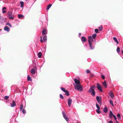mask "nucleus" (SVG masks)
I'll return each instance as SVG.
<instances>
[{"label":"nucleus","mask_w":123,"mask_h":123,"mask_svg":"<svg viewBox=\"0 0 123 123\" xmlns=\"http://www.w3.org/2000/svg\"><path fill=\"white\" fill-rule=\"evenodd\" d=\"M109 94H110V97L111 98H112L114 97V94L112 92V91H110L109 92Z\"/></svg>","instance_id":"obj_11"},{"label":"nucleus","mask_w":123,"mask_h":123,"mask_svg":"<svg viewBox=\"0 0 123 123\" xmlns=\"http://www.w3.org/2000/svg\"><path fill=\"white\" fill-rule=\"evenodd\" d=\"M96 35L97 34H94L92 35V37L94 39L95 38Z\"/></svg>","instance_id":"obj_27"},{"label":"nucleus","mask_w":123,"mask_h":123,"mask_svg":"<svg viewBox=\"0 0 123 123\" xmlns=\"http://www.w3.org/2000/svg\"><path fill=\"white\" fill-rule=\"evenodd\" d=\"M101 78H102L103 79H105V76H104V75H102L101 76Z\"/></svg>","instance_id":"obj_44"},{"label":"nucleus","mask_w":123,"mask_h":123,"mask_svg":"<svg viewBox=\"0 0 123 123\" xmlns=\"http://www.w3.org/2000/svg\"><path fill=\"white\" fill-rule=\"evenodd\" d=\"M2 13H5L6 12V11H4V10H2Z\"/></svg>","instance_id":"obj_48"},{"label":"nucleus","mask_w":123,"mask_h":123,"mask_svg":"<svg viewBox=\"0 0 123 123\" xmlns=\"http://www.w3.org/2000/svg\"><path fill=\"white\" fill-rule=\"evenodd\" d=\"M108 123H113V122L112 121L110 120L109 121Z\"/></svg>","instance_id":"obj_49"},{"label":"nucleus","mask_w":123,"mask_h":123,"mask_svg":"<svg viewBox=\"0 0 123 123\" xmlns=\"http://www.w3.org/2000/svg\"><path fill=\"white\" fill-rule=\"evenodd\" d=\"M74 88L75 89L77 90L80 91H83L82 86L80 85V84L74 85Z\"/></svg>","instance_id":"obj_3"},{"label":"nucleus","mask_w":123,"mask_h":123,"mask_svg":"<svg viewBox=\"0 0 123 123\" xmlns=\"http://www.w3.org/2000/svg\"><path fill=\"white\" fill-rule=\"evenodd\" d=\"M74 80L75 83L76 84V85L80 84V82L78 80L74 79Z\"/></svg>","instance_id":"obj_7"},{"label":"nucleus","mask_w":123,"mask_h":123,"mask_svg":"<svg viewBox=\"0 0 123 123\" xmlns=\"http://www.w3.org/2000/svg\"><path fill=\"white\" fill-rule=\"evenodd\" d=\"M113 40L117 43V44H118L119 42L117 39V38L115 37H114L113 38Z\"/></svg>","instance_id":"obj_16"},{"label":"nucleus","mask_w":123,"mask_h":123,"mask_svg":"<svg viewBox=\"0 0 123 123\" xmlns=\"http://www.w3.org/2000/svg\"><path fill=\"white\" fill-rule=\"evenodd\" d=\"M40 41L42 43L43 42V40L42 37L41 36V39L40 40Z\"/></svg>","instance_id":"obj_46"},{"label":"nucleus","mask_w":123,"mask_h":123,"mask_svg":"<svg viewBox=\"0 0 123 123\" xmlns=\"http://www.w3.org/2000/svg\"><path fill=\"white\" fill-rule=\"evenodd\" d=\"M113 117L114 118V119L115 120H117V117H116V116L114 115V116H113Z\"/></svg>","instance_id":"obj_45"},{"label":"nucleus","mask_w":123,"mask_h":123,"mask_svg":"<svg viewBox=\"0 0 123 123\" xmlns=\"http://www.w3.org/2000/svg\"><path fill=\"white\" fill-rule=\"evenodd\" d=\"M61 89L64 92H67V90H66L65 89L63 88L62 87H61Z\"/></svg>","instance_id":"obj_19"},{"label":"nucleus","mask_w":123,"mask_h":123,"mask_svg":"<svg viewBox=\"0 0 123 123\" xmlns=\"http://www.w3.org/2000/svg\"><path fill=\"white\" fill-rule=\"evenodd\" d=\"M62 113L64 118L67 121H68L69 120V118L67 117L66 116V113L64 111H62Z\"/></svg>","instance_id":"obj_4"},{"label":"nucleus","mask_w":123,"mask_h":123,"mask_svg":"<svg viewBox=\"0 0 123 123\" xmlns=\"http://www.w3.org/2000/svg\"><path fill=\"white\" fill-rule=\"evenodd\" d=\"M96 106L97 108H98V109H100V108L99 106V105H98L97 104H96Z\"/></svg>","instance_id":"obj_35"},{"label":"nucleus","mask_w":123,"mask_h":123,"mask_svg":"<svg viewBox=\"0 0 123 123\" xmlns=\"http://www.w3.org/2000/svg\"><path fill=\"white\" fill-rule=\"evenodd\" d=\"M8 18L9 19H13L14 18V16L12 15V12H10L8 13Z\"/></svg>","instance_id":"obj_5"},{"label":"nucleus","mask_w":123,"mask_h":123,"mask_svg":"<svg viewBox=\"0 0 123 123\" xmlns=\"http://www.w3.org/2000/svg\"><path fill=\"white\" fill-rule=\"evenodd\" d=\"M122 53L123 54V50L122 51Z\"/></svg>","instance_id":"obj_52"},{"label":"nucleus","mask_w":123,"mask_h":123,"mask_svg":"<svg viewBox=\"0 0 123 123\" xmlns=\"http://www.w3.org/2000/svg\"><path fill=\"white\" fill-rule=\"evenodd\" d=\"M72 100L71 99L69 98L68 99V103L69 107H70L72 103Z\"/></svg>","instance_id":"obj_8"},{"label":"nucleus","mask_w":123,"mask_h":123,"mask_svg":"<svg viewBox=\"0 0 123 123\" xmlns=\"http://www.w3.org/2000/svg\"><path fill=\"white\" fill-rule=\"evenodd\" d=\"M108 110L107 108L106 107H105L103 109L104 112L105 113H107L108 111Z\"/></svg>","instance_id":"obj_18"},{"label":"nucleus","mask_w":123,"mask_h":123,"mask_svg":"<svg viewBox=\"0 0 123 123\" xmlns=\"http://www.w3.org/2000/svg\"><path fill=\"white\" fill-rule=\"evenodd\" d=\"M4 30L8 32L9 31V28L7 26H6L4 27Z\"/></svg>","instance_id":"obj_10"},{"label":"nucleus","mask_w":123,"mask_h":123,"mask_svg":"<svg viewBox=\"0 0 123 123\" xmlns=\"http://www.w3.org/2000/svg\"><path fill=\"white\" fill-rule=\"evenodd\" d=\"M27 80L28 81H31L32 80L31 77L29 76V75H28V76Z\"/></svg>","instance_id":"obj_21"},{"label":"nucleus","mask_w":123,"mask_h":123,"mask_svg":"<svg viewBox=\"0 0 123 123\" xmlns=\"http://www.w3.org/2000/svg\"><path fill=\"white\" fill-rule=\"evenodd\" d=\"M81 33H80L79 34V36H80L81 35Z\"/></svg>","instance_id":"obj_50"},{"label":"nucleus","mask_w":123,"mask_h":123,"mask_svg":"<svg viewBox=\"0 0 123 123\" xmlns=\"http://www.w3.org/2000/svg\"><path fill=\"white\" fill-rule=\"evenodd\" d=\"M3 19L0 16V22L2 23L3 22Z\"/></svg>","instance_id":"obj_33"},{"label":"nucleus","mask_w":123,"mask_h":123,"mask_svg":"<svg viewBox=\"0 0 123 123\" xmlns=\"http://www.w3.org/2000/svg\"><path fill=\"white\" fill-rule=\"evenodd\" d=\"M86 72L87 74H88L90 73V71L88 70H87Z\"/></svg>","instance_id":"obj_42"},{"label":"nucleus","mask_w":123,"mask_h":123,"mask_svg":"<svg viewBox=\"0 0 123 123\" xmlns=\"http://www.w3.org/2000/svg\"><path fill=\"white\" fill-rule=\"evenodd\" d=\"M42 55V53L41 52H39L37 54L38 57L39 58H40L41 57Z\"/></svg>","instance_id":"obj_17"},{"label":"nucleus","mask_w":123,"mask_h":123,"mask_svg":"<svg viewBox=\"0 0 123 123\" xmlns=\"http://www.w3.org/2000/svg\"><path fill=\"white\" fill-rule=\"evenodd\" d=\"M42 34L43 35H45L46 34V32L45 30L44 29L43 30V31L42 32Z\"/></svg>","instance_id":"obj_26"},{"label":"nucleus","mask_w":123,"mask_h":123,"mask_svg":"<svg viewBox=\"0 0 123 123\" xmlns=\"http://www.w3.org/2000/svg\"><path fill=\"white\" fill-rule=\"evenodd\" d=\"M6 8L5 7H4L2 9V10H6Z\"/></svg>","instance_id":"obj_47"},{"label":"nucleus","mask_w":123,"mask_h":123,"mask_svg":"<svg viewBox=\"0 0 123 123\" xmlns=\"http://www.w3.org/2000/svg\"><path fill=\"white\" fill-rule=\"evenodd\" d=\"M20 3L21 4L20 6L21 7H23L24 3L23 1H21L20 2Z\"/></svg>","instance_id":"obj_24"},{"label":"nucleus","mask_w":123,"mask_h":123,"mask_svg":"<svg viewBox=\"0 0 123 123\" xmlns=\"http://www.w3.org/2000/svg\"><path fill=\"white\" fill-rule=\"evenodd\" d=\"M117 52L118 53H119L120 52V49L119 47H117Z\"/></svg>","instance_id":"obj_32"},{"label":"nucleus","mask_w":123,"mask_h":123,"mask_svg":"<svg viewBox=\"0 0 123 123\" xmlns=\"http://www.w3.org/2000/svg\"><path fill=\"white\" fill-rule=\"evenodd\" d=\"M65 92V95H66L67 96L69 95V94L68 91L67 90V92Z\"/></svg>","instance_id":"obj_29"},{"label":"nucleus","mask_w":123,"mask_h":123,"mask_svg":"<svg viewBox=\"0 0 123 123\" xmlns=\"http://www.w3.org/2000/svg\"><path fill=\"white\" fill-rule=\"evenodd\" d=\"M102 84L104 86L105 88H106L107 87V84L105 80L104 82H103Z\"/></svg>","instance_id":"obj_15"},{"label":"nucleus","mask_w":123,"mask_h":123,"mask_svg":"<svg viewBox=\"0 0 123 123\" xmlns=\"http://www.w3.org/2000/svg\"><path fill=\"white\" fill-rule=\"evenodd\" d=\"M88 43H89L90 47V49H93L94 48V47H92V44L91 43V42H93V38L91 36H89L88 37Z\"/></svg>","instance_id":"obj_2"},{"label":"nucleus","mask_w":123,"mask_h":123,"mask_svg":"<svg viewBox=\"0 0 123 123\" xmlns=\"http://www.w3.org/2000/svg\"><path fill=\"white\" fill-rule=\"evenodd\" d=\"M117 117H118L120 119H121V116H120V114H119V113L118 114H117Z\"/></svg>","instance_id":"obj_34"},{"label":"nucleus","mask_w":123,"mask_h":123,"mask_svg":"<svg viewBox=\"0 0 123 123\" xmlns=\"http://www.w3.org/2000/svg\"><path fill=\"white\" fill-rule=\"evenodd\" d=\"M23 106L22 104L20 105V110H21L23 108Z\"/></svg>","instance_id":"obj_37"},{"label":"nucleus","mask_w":123,"mask_h":123,"mask_svg":"<svg viewBox=\"0 0 123 123\" xmlns=\"http://www.w3.org/2000/svg\"><path fill=\"white\" fill-rule=\"evenodd\" d=\"M22 112L24 114H25L26 113V111L25 109H23Z\"/></svg>","instance_id":"obj_36"},{"label":"nucleus","mask_w":123,"mask_h":123,"mask_svg":"<svg viewBox=\"0 0 123 123\" xmlns=\"http://www.w3.org/2000/svg\"><path fill=\"white\" fill-rule=\"evenodd\" d=\"M10 104L12 107H14L16 105L15 102L14 101H13L12 103H10Z\"/></svg>","instance_id":"obj_12"},{"label":"nucleus","mask_w":123,"mask_h":123,"mask_svg":"<svg viewBox=\"0 0 123 123\" xmlns=\"http://www.w3.org/2000/svg\"><path fill=\"white\" fill-rule=\"evenodd\" d=\"M116 123H119L117 121V120H116Z\"/></svg>","instance_id":"obj_51"},{"label":"nucleus","mask_w":123,"mask_h":123,"mask_svg":"<svg viewBox=\"0 0 123 123\" xmlns=\"http://www.w3.org/2000/svg\"><path fill=\"white\" fill-rule=\"evenodd\" d=\"M96 88L95 86L93 85L90 87V89L88 91V92L91 93V94L93 96H94L95 95V92L94 91V89Z\"/></svg>","instance_id":"obj_1"},{"label":"nucleus","mask_w":123,"mask_h":123,"mask_svg":"<svg viewBox=\"0 0 123 123\" xmlns=\"http://www.w3.org/2000/svg\"><path fill=\"white\" fill-rule=\"evenodd\" d=\"M65 92V95H66L67 96L69 95V94L68 91L67 90V92Z\"/></svg>","instance_id":"obj_28"},{"label":"nucleus","mask_w":123,"mask_h":123,"mask_svg":"<svg viewBox=\"0 0 123 123\" xmlns=\"http://www.w3.org/2000/svg\"><path fill=\"white\" fill-rule=\"evenodd\" d=\"M110 103L111 105H112V106H113V104L112 101L111 100H110Z\"/></svg>","instance_id":"obj_31"},{"label":"nucleus","mask_w":123,"mask_h":123,"mask_svg":"<svg viewBox=\"0 0 123 123\" xmlns=\"http://www.w3.org/2000/svg\"><path fill=\"white\" fill-rule=\"evenodd\" d=\"M99 30L100 31H101L102 29V26H100V27H99Z\"/></svg>","instance_id":"obj_43"},{"label":"nucleus","mask_w":123,"mask_h":123,"mask_svg":"<svg viewBox=\"0 0 123 123\" xmlns=\"http://www.w3.org/2000/svg\"><path fill=\"white\" fill-rule=\"evenodd\" d=\"M60 97L62 99H63L64 98L63 97L62 94H60Z\"/></svg>","instance_id":"obj_40"},{"label":"nucleus","mask_w":123,"mask_h":123,"mask_svg":"<svg viewBox=\"0 0 123 123\" xmlns=\"http://www.w3.org/2000/svg\"><path fill=\"white\" fill-rule=\"evenodd\" d=\"M95 32L97 33H98V29H95Z\"/></svg>","instance_id":"obj_41"},{"label":"nucleus","mask_w":123,"mask_h":123,"mask_svg":"<svg viewBox=\"0 0 123 123\" xmlns=\"http://www.w3.org/2000/svg\"><path fill=\"white\" fill-rule=\"evenodd\" d=\"M9 96H6L4 97V99L6 100L7 99L9 98Z\"/></svg>","instance_id":"obj_39"},{"label":"nucleus","mask_w":123,"mask_h":123,"mask_svg":"<svg viewBox=\"0 0 123 123\" xmlns=\"http://www.w3.org/2000/svg\"><path fill=\"white\" fill-rule=\"evenodd\" d=\"M6 25H8L10 27H12V25L10 23H6Z\"/></svg>","instance_id":"obj_38"},{"label":"nucleus","mask_w":123,"mask_h":123,"mask_svg":"<svg viewBox=\"0 0 123 123\" xmlns=\"http://www.w3.org/2000/svg\"><path fill=\"white\" fill-rule=\"evenodd\" d=\"M43 39L44 41L45 42L47 40V37L46 36H44L43 37Z\"/></svg>","instance_id":"obj_22"},{"label":"nucleus","mask_w":123,"mask_h":123,"mask_svg":"<svg viewBox=\"0 0 123 123\" xmlns=\"http://www.w3.org/2000/svg\"><path fill=\"white\" fill-rule=\"evenodd\" d=\"M96 99L98 102L99 104H101V103L100 101L99 97L98 96H97L96 97Z\"/></svg>","instance_id":"obj_20"},{"label":"nucleus","mask_w":123,"mask_h":123,"mask_svg":"<svg viewBox=\"0 0 123 123\" xmlns=\"http://www.w3.org/2000/svg\"><path fill=\"white\" fill-rule=\"evenodd\" d=\"M97 88L100 91L102 92V87L101 86V85L98 84H97Z\"/></svg>","instance_id":"obj_6"},{"label":"nucleus","mask_w":123,"mask_h":123,"mask_svg":"<svg viewBox=\"0 0 123 123\" xmlns=\"http://www.w3.org/2000/svg\"><path fill=\"white\" fill-rule=\"evenodd\" d=\"M81 40L82 42H85L86 41V39L84 36H83L82 37Z\"/></svg>","instance_id":"obj_14"},{"label":"nucleus","mask_w":123,"mask_h":123,"mask_svg":"<svg viewBox=\"0 0 123 123\" xmlns=\"http://www.w3.org/2000/svg\"><path fill=\"white\" fill-rule=\"evenodd\" d=\"M52 6V4H49L47 6V9L48 10L50 8L51 6Z\"/></svg>","instance_id":"obj_23"},{"label":"nucleus","mask_w":123,"mask_h":123,"mask_svg":"<svg viewBox=\"0 0 123 123\" xmlns=\"http://www.w3.org/2000/svg\"><path fill=\"white\" fill-rule=\"evenodd\" d=\"M114 115L112 112L111 111H110L109 115V117L110 118H112L113 117Z\"/></svg>","instance_id":"obj_9"},{"label":"nucleus","mask_w":123,"mask_h":123,"mask_svg":"<svg viewBox=\"0 0 123 123\" xmlns=\"http://www.w3.org/2000/svg\"><path fill=\"white\" fill-rule=\"evenodd\" d=\"M100 109H98L96 110L98 114H99L101 113L100 111Z\"/></svg>","instance_id":"obj_30"},{"label":"nucleus","mask_w":123,"mask_h":123,"mask_svg":"<svg viewBox=\"0 0 123 123\" xmlns=\"http://www.w3.org/2000/svg\"><path fill=\"white\" fill-rule=\"evenodd\" d=\"M35 72V70L34 68H32L31 69V73L32 74H34Z\"/></svg>","instance_id":"obj_13"},{"label":"nucleus","mask_w":123,"mask_h":123,"mask_svg":"<svg viewBox=\"0 0 123 123\" xmlns=\"http://www.w3.org/2000/svg\"><path fill=\"white\" fill-rule=\"evenodd\" d=\"M18 17L19 18H21L23 17V16L22 14H18Z\"/></svg>","instance_id":"obj_25"}]
</instances>
